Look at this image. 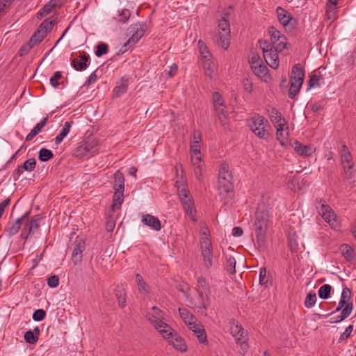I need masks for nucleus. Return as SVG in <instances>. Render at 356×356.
I'll list each match as a JSON object with an SVG mask.
<instances>
[{"label": "nucleus", "mask_w": 356, "mask_h": 356, "mask_svg": "<svg viewBox=\"0 0 356 356\" xmlns=\"http://www.w3.org/2000/svg\"><path fill=\"white\" fill-rule=\"evenodd\" d=\"M286 45H287V42H286V38H285V40L284 41L280 40L279 42H277L275 44H274L271 47L277 52H282L284 49L286 48Z\"/></svg>", "instance_id": "6e6d98bb"}, {"label": "nucleus", "mask_w": 356, "mask_h": 356, "mask_svg": "<svg viewBox=\"0 0 356 356\" xmlns=\"http://www.w3.org/2000/svg\"><path fill=\"white\" fill-rule=\"evenodd\" d=\"M108 51V46L104 42H99L97 46V49L95 51V56L101 57L102 55L106 54Z\"/></svg>", "instance_id": "8fccbe9b"}, {"label": "nucleus", "mask_w": 356, "mask_h": 356, "mask_svg": "<svg viewBox=\"0 0 356 356\" xmlns=\"http://www.w3.org/2000/svg\"><path fill=\"white\" fill-rule=\"evenodd\" d=\"M280 22L284 26L288 25L292 19L291 15L282 7H277L276 10Z\"/></svg>", "instance_id": "cd10ccee"}, {"label": "nucleus", "mask_w": 356, "mask_h": 356, "mask_svg": "<svg viewBox=\"0 0 356 356\" xmlns=\"http://www.w3.org/2000/svg\"><path fill=\"white\" fill-rule=\"evenodd\" d=\"M229 15L230 13L229 11L224 13L223 16L218 22V29L220 31L218 35L213 37V42L220 43V46L224 49H227L230 44Z\"/></svg>", "instance_id": "f03ea898"}, {"label": "nucleus", "mask_w": 356, "mask_h": 356, "mask_svg": "<svg viewBox=\"0 0 356 356\" xmlns=\"http://www.w3.org/2000/svg\"><path fill=\"white\" fill-rule=\"evenodd\" d=\"M230 332L233 337H236V340L239 341L244 339L245 332L238 322L233 320L230 327Z\"/></svg>", "instance_id": "6ab92c4d"}, {"label": "nucleus", "mask_w": 356, "mask_h": 356, "mask_svg": "<svg viewBox=\"0 0 356 356\" xmlns=\"http://www.w3.org/2000/svg\"><path fill=\"white\" fill-rule=\"evenodd\" d=\"M48 121V116L44 118L39 123H38L34 128L31 131V132L26 136V140L30 141L37 134H38L42 129L44 127Z\"/></svg>", "instance_id": "bb28decb"}, {"label": "nucleus", "mask_w": 356, "mask_h": 356, "mask_svg": "<svg viewBox=\"0 0 356 356\" xmlns=\"http://www.w3.org/2000/svg\"><path fill=\"white\" fill-rule=\"evenodd\" d=\"M300 88L301 87H299V84L290 81V88L289 90V98L292 99H294L299 92Z\"/></svg>", "instance_id": "3c124183"}, {"label": "nucleus", "mask_w": 356, "mask_h": 356, "mask_svg": "<svg viewBox=\"0 0 356 356\" xmlns=\"http://www.w3.org/2000/svg\"><path fill=\"white\" fill-rule=\"evenodd\" d=\"M178 194L186 213L193 221H196L195 218L196 210L190 191L188 189H182Z\"/></svg>", "instance_id": "6e6552de"}, {"label": "nucleus", "mask_w": 356, "mask_h": 356, "mask_svg": "<svg viewBox=\"0 0 356 356\" xmlns=\"http://www.w3.org/2000/svg\"><path fill=\"white\" fill-rule=\"evenodd\" d=\"M187 325L188 328L194 332L200 343L207 341L206 332L200 321L196 318V321H192Z\"/></svg>", "instance_id": "2eb2a0df"}, {"label": "nucleus", "mask_w": 356, "mask_h": 356, "mask_svg": "<svg viewBox=\"0 0 356 356\" xmlns=\"http://www.w3.org/2000/svg\"><path fill=\"white\" fill-rule=\"evenodd\" d=\"M115 227V220L113 218H108L106 222V229L108 232H112Z\"/></svg>", "instance_id": "69168bd1"}, {"label": "nucleus", "mask_w": 356, "mask_h": 356, "mask_svg": "<svg viewBox=\"0 0 356 356\" xmlns=\"http://www.w3.org/2000/svg\"><path fill=\"white\" fill-rule=\"evenodd\" d=\"M268 282V277L266 276V269L265 268H260L259 272V284L264 285Z\"/></svg>", "instance_id": "774afa93"}, {"label": "nucleus", "mask_w": 356, "mask_h": 356, "mask_svg": "<svg viewBox=\"0 0 356 356\" xmlns=\"http://www.w3.org/2000/svg\"><path fill=\"white\" fill-rule=\"evenodd\" d=\"M136 282L137 283L138 290L141 293H147L148 292V286L144 281L141 275H136Z\"/></svg>", "instance_id": "a19ab883"}, {"label": "nucleus", "mask_w": 356, "mask_h": 356, "mask_svg": "<svg viewBox=\"0 0 356 356\" xmlns=\"http://www.w3.org/2000/svg\"><path fill=\"white\" fill-rule=\"evenodd\" d=\"M54 11V9L50 7V5L48 3L45 4L38 12V15L40 17H43L51 13Z\"/></svg>", "instance_id": "13d9d810"}, {"label": "nucleus", "mask_w": 356, "mask_h": 356, "mask_svg": "<svg viewBox=\"0 0 356 356\" xmlns=\"http://www.w3.org/2000/svg\"><path fill=\"white\" fill-rule=\"evenodd\" d=\"M267 223V215L264 212H261L260 209H258L255 213V220L254 227L257 244L259 248H263L265 245Z\"/></svg>", "instance_id": "20e7f679"}, {"label": "nucleus", "mask_w": 356, "mask_h": 356, "mask_svg": "<svg viewBox=\"0 0 356 356\" xmlns=\"http://www.w3.org/2000/svg\"><path fill=\"white\" fill-rule=\"evenodd\" d=\"M72 122H65L60 134L55 138V144L59 145L69 134Z\"/></svg>", "instance_id": "7c9ffc66"}, {"label": "nucleus", "mask_w": 356, "mask_h": 356, "mask_svg": "<svg viewBox=\"0 0 356 356\" xmlns=\"http://www.w3.org/2000/svg\"><path fill=\"white\" fill-rule=\"evenodd\" d=\"M218 194L221 201L229 203L234 195L232 174L228 164L223 163L219 170Z\"/></svg>", "instance_id": "f257e3e1"}, {"label": "nucleus", "mask_w": 356, "mask_h": 356, "mask_svg": "<svg viewBox=\"0 0 356 356\" xmlns=\"http://www.w3.org/2000/svg\"><path fill=\"white\" fill-rule=\"evenodd\" d=\"M115 191H124V175L119 170L114 174V186Z\"/></svg>", "instance_id": "c85d7f7f"}, {"label": "nucleus", "mask_w": 356, "mask_h": 356, "mask_svg": "<svg viewBox=\"0 0 356 356\" xmlns=\"http://www.w3.org/2000/svg\"><path fill=\"white\" fill-rule=\"evenodd\" d=\"M124 191H115L113 197V204L112 209L115 211L116 209H118L123 202L124 200Z\"/></svg>", "instance_id": "2f4dec72"}, {"label": "nucleus", "mask_w": 356, "mask_h": 356, "mask_svg": "<svg viewBox=\"0 0 356 356\" xmlns=\"http://www.w3.org/2000/svg\"><path fill=\"white\" fill-rule=\"evenodd\" d=\"M323 80V75L318 72V74L314 73L310 76L308 81V85L309 88L318 87L321 86L320 81Z\"/></svg>", "instance_id": "4c0bfd02"}, {"label": "nucleus", "mask_w": 356, "mask_h": 356, "mask_svg": "<svg viewBox=\"0 0 356 356\" xmlns=\"http://www.w3.org/2000/svg\"><path fill=\"white\" fill-rule=\"evenodd\" d=\"M350 298H351V291L347 286L343 287L342 292H341V296L340 299L346 302H347L346 305H347L348 304H353L352 302H349Z\"/></svg>", "instance_id": "864d4df0"}, {"label": "nucleus", "mask_w": 356, "mask_h": 356, "mask_svg": "<svg viewBox=\"0 0 356 356\" xmlns=\"http://www.w3.org/2000/svg\"><path fill=\"white\" fill-rule=\"evenodd\" d=\"M260 47L263 51L264 58L266 63L273 69H277L279 67V56L275 50L266 41H259Z\"/></svg>", "instance_id": "423d86ee"}, {"label": "nucleus", "mask_w": 356, "mask_h": 356, "mask_svg": "<svg viewBox=\"0 0 356 356\" xmlns=\"http://www.w3.org/2000/svg\"><path fill=\"white\" fill-rule=\"evenodd\" d=\"M204 69L205 71V75L207 77L212 79L213 70H212V63L211 62V60H208V61L204 60Z\"/></svg>", "instance_id": "680f3d73"}, {"label": "nucleus", "mask_w": 356, "mask_h": 356, "mask_svg": "<svg viewBox=\"0 0 356 356\" xmlns=\"http://www.w3.org/2000/svg\"><path fill=\"white\" fill-rule=\"evenodd\" d=\"M56 23V21L55 19L50 21L49 19L44 20L30 38L29 41L31 44L35 46L40 43Z\"/></svg>", "instance_id": "0eeeda50"}, {"label": "nucleus", "mask_w": 356, "mask_h": 356, "mask_svg": "<svg viewBox=\"0 0 356 356\" xmlns=\"http://www.w3.org/2000/svg\"><path fill=\"white\" fill-rule=\"evenodd\" d=\"M254 74L258 77H264L268 74V67L264 65V63H261L258 65L254 70H252Z\"/></svg>", "instance_id": "09e8293b"}, {"label": "nucleus", "mask_w": 356, "mask_h": 356, "mask_svg": "<svg viewBox=\"0 0 356 356\" xmlns=\"http://www.w3.org/2000/svg\"><path fill=\"white\" fill-rule=\"evenodd\" d=\"M146 31L145 24H136L130 27V32L133 33L131 37L127 40L124 45L120 49L122 53L127 51L125 48L128 44L134 45L137 43L139 40L143 36Z\"/></svg>", "instance_id": "9d476101"}, {"label": "nucleus", "mask_w": 356, "mask_h": 356, "mask_svg": "<svg viewBox=\"0 0 356 356\" xmlns=\"http://www.w3.org/2000/svg\"><path fill=\"white\" fill-rule=\"evenodd\" d=\"M146 317L160 333L170 331V326L162 321L163 318V312L158 307L155 306L152 307L151 310L147 313Z\"/></svg>", "instance_id": "39448f33"}, {"label": "nucleus", "mask_w": 356, "mask_h": 356, "mask_svg": "<svg viewBox=\"0 0 356 356\" xmlns=\"http://www.w3.org/2000/svg\"><path fill=\"white\" fill-rule=\"evenodd\" d=\"M47 284L51 288H55L59 284V277L58 275H54L47 279Z\"/></svg>", "instance_id": "052dcab7"}, {"label": "nucleus", "mask_w": 356, "mask_h": 356, "mask_svg": "<svg viewBox=\"0 0 356 356\" xmlns=\"http://www.w3.org/2000/svg\"><path fill=\"white\" fill-rule=\"evenodd\" d=\"M54 157V154L49 149H47L46 148H42L39 151V155L38 159L41 161H47L49 159H52Z\"/></svg>", "instance_id": "49530a36"}, {"label": "nucleus", "mask_w": 356, "mask_h": 356, "mask_svg": "<svg viewBox=\"0 0 356 356\" xmlns=\"http://www.w3.org/2000/svg\"><path fill=\"white\" fill-rule=\"evenodd\" d=\"M130 16L131 11L128 9H123L118 12V16L114 17V19L118 22L125 23L129 19Z\"/></svg>", "instance_id": "ea45409f"}, {"label": "nucleus", "mask_w": 356, "mask_h": 356, "mask_svg": "<svg viewBox=\"0 0 356 356\" xmlns=\"http://www.w3.org/2000/svg\"><path fill=\"white\" fill-rule=\"evenodd\" d=\"M353 309V304H348L341 311V313L340 315L336 316V317H332L330 319V323H335L342 321L343 320L348 318Z\"/></svg>", "instance_id": "b1692460"}, {"label": "nucleus", "mask_w": 356, "mask_h": 356, "mask_svg": "<svg viewBox=\"0 0 356 356\" xmlns=\"http://www.w3.org/2000/svg\"><path fill=\"white\" fill-rule=\"evenodd\" d=\"M341 158L343 169L346 172L353 168V163L352 161L351 154L341 155Z\"/></svg>", "instance_id": "e433bc0d"}, {"label": "nucleus", "mask_w": 356, "mask_h": 356, "mask_svg": "<svg viewBox=\"0 0 356 356\" xmlns=\"http://www.w3.org/2000/svg\"><path fill=\"white\" fill-rule=\"evenodd\" d=\"M202 255L204 265L207 268H209L212 266V250H204L202 251Z\"/></svg>", "instance_id": "a18cd8bd"}, {"label": "nucleus", "mask_w": 356, "mask_h": 356, "mask_svg": "<svg viewBox=\"0 0 356 356\" xmlns=\"http://www.w3.org/2000/svg\"><path fill=\"white\" fill-rule=\"evenodd\" d=\"M316 302V295L313 291H311L306 296L305 300V306L307 308L314 307Z\"/></svg>", "instance_id": "37998d69"}, {"label": "nucleus", "mask_w": 356, "mask_h": 356, "mask_svg": "<svg viewBox=\"0 0 356 356\" xmlns=\"http://www.w3.org/2000/svg\"><path fill=\"white\" fill-rule=\"evenodd\" d=\"M270 118L275 127H280L285 125V119L282 116V114L275 108H272L270 113Z\"/></svg>", "instance_id": "a878e982"}, {"label": "nucleus", "mask_w": 356, "mask_h": 356, "mask_svg": "<svg viewBox=\"0 0 356 356\" xmlns=\"http://www.w3.org/2000/svg\"><path fill=\"white\" fill-rule=\"evenodd\" d=\"M62 77V74L60 72H56L53 76L50 79V83L54 88L58 87L59 85L58 80Z\"/></svg>", "instance_id": "bf43d9fd"}, {"label": "nucleus", "mask_w": 356, "mask_h": 356, "mask_svg": "<svg viewBox=\"0 0 356 356\" xmlns=\"http://www.w3.org/2000/svg\"><path fill=\"white\" fill-rule=\"evenodd\" d=\"M36 166V161L34 158H31L24 162V163L19 166L16 170L15 173L19 176L21 175L24 171L31 172L33 171Z\"/></svg>", "instance_id": "5701e85b"}, {"label": "nucleus", "mask_w": 356, "mask_h": 356, "mask_svg": "<svg viewBox=\"0 0 356 356\" xmlns=\"http://www.w3.org/2000/svg\"><path fill=\"white\" fill-rule=\"evenodd\" d=\"M305 70L300 64H296L291 70V75L290 81L299 84V87H302L305 79Z\"/></svg>", "instance_id": "f3484780"}, {"label": "nucleus", "mask_w": 356, "mask_h": 356, "mask_svg": "<svg viewBox=\"0 0 356 356\" xmlns=\"http://www.w3.org/2000/svg\"><path fill=\"white\" fill-rule=\"evenodd\" d=\"M180 168H181V165H180ZM176 173H177V179L176 181L175 185H176V187L177 189V192L178 193L181 192V190H182V189H188L187 179L186 177V176L184 175L182 168H181V175L179 177V172H178L177 168L176 169Z\"/></svg>", "instance_id": "c756f323"}, {"label": "nucleus", "mask_w": 356, "mask_h": 356, "mask_svg": "<svg viewBox=\"0 0 356 356\" xmlns=\"http://www.w3.org/2000/svg\"><path fill=\"white\" fill-rule=\"evenodd\" d=\"M212 99H213L214 107L224 104V101L222 99V97L218 92H215L213 93Z\"/></svg>", "instance_id": "4d7b16f0"}, {"label": "nucleus", "mask_w": 356, "mask_h": 356, "mask_svg": "<svg viewBox=\"0 0 356 356\" xmlns=\"http://www.w3.org/2000/svg\"><path fill=\"white\" fill-rule=\"evenodd\" d=\"M268 32L270 36L271 44H270L271 46L280 40L284 41L285 40V36L280 31L275 30L273 27H272Z\"/></svg>", "instance_id": "473e14b6"}, {"label": "nucleus", "mask_w": 356, "mask_h": 356, "mask_svg": "<svg viewBox=\"0 0 356 356\" xmlns=\"http://www.w3.org/2000/svg\"><path fill=\"white\" fill-rule=\"evenodd\" d=\"M114 292L118 306L122 309L124 308L127 305V292L125 289L122 286L117 285Z\"/></svg>", "instance_id": "aec40b11"}, {"label": "nucleus", "mask_w": 356, "mask_h": 356, "mask_svg": "<svg viewBox=\"0 0 356 356\" xmlns=\"http://www.w3.org/2000/svg\"><path fill=\"white\" fill-rule=\"evenodd\" d=\"M30 211L26 212L22 217L17 218L14 222H9L7 227L4 229V232L8 236L15 235L19 230L22 224L25 222V220L29 217Z\"/></svg>", "instance_id": "4468645a"}, {"label": "nucleus", "mask_w": 356, "mask_h": 356, "mask_svg": "<svg viewBox=\"0 0 356 356\" xmlns=\"http://www.w3.org/2000/svg\"><path fill=\"white\" fill-rule=\"evenodd\" d=\"M45 316L46 312L42 309H38L33 312L32 318L35 321H41Z\"/></svg>", "instance_id": "5fc2aeb1"}, {"label": "nucleus", "mask_w": 356, "mask_h": 356, "mask_svg": "<svg viewBox=\"0 0 356 356\" xmlns=\"http://www.w3.org/2000/svg\"><path fill=\"white\" fill-rule=\"evenodd\" d=\"M128 86L127 81L122 79L119 86H116L113 89V93L115 97H120L127 92Z\"/></svg>", "instance_id": "58836bf2"}, {"label": "nucleus", "mask_w": 356, "mask_h": 356, "mask_svg": "<svg viewBox=\"0 0 356 356\" xmlns=\"http://www.w3.org/2000/svg\"><path fill=\"white\" fill-rule=\"evenodd\" d=\"M178 311L181 318L186 325L192 321H196L197 318L195 317L188 309L179 308Z\"/></svg>", "instance_id": "f704fd0d"}, {"label": "nucleus", "mask_w": 356, "mask_h": 356, "mask_svg": "<svg viewBox=\"0 0 356 356\" xmlns=\"http://www.w3.org/2000/svg\"><path fill=\"white\" fill-rule=\"evenodd\" d=\"M88 56L86 53L79 52L72 60L71 65L76 71H83L87 69Z\"/></svg>", "instance_id": "dca6fc26"}, {"label": "nucleus", "mask_w": 356, "mask_h": 356, "mask_svg": "<svg viewBox=\"0 0 356 356\" xmlns=\"http://www.w3.org/2000/svg\"><path fill=\"white\" fill-rule=\"evenodd\" d=\"M29 217L24 222L25 224V229H29V233H35L40 228V217L39 215H35L29 220Z\"/></svg>", "instance_id": "4be33fe9"}, {"label": "nucleus", "mask_w": 356, "mask_h": 356, "mask_svg": "<svg viewBox=\"0 0 356 356\" xmlns=\"http://www.w3.org/2000/svg\"><path fill=\"white\" fill-rule=\"evenodd\" d=\"M24 340L26 343L29 344H35L38 341V337L35 336L33 334L31 330L26 331L24 333Z\"/></svg>", "instance_id": "603ef678"}, {"label": "nucleus", "mask_w": 356, "mask_h": 356, "mask_svg": "<svg viewBox=\"0 0 356 356\" xmlns=\"http://www.w3.org/2000/svg\"><path fill=\"white\" fill-rule=\"evenodd\" d=\"M161 334L168 342L172 343L173 347L181 352L186 351V345L184 339L177 334L171 327L168 332H161Z\"/></svg>", "instance_id": "9b49d317"}, {"label": "nucleus", "mask_w": 356, "mask_h": 356, "mask_svg": "<svg viewBox=\"0 0 356 356\" xmlns=\"http://www.w3.org/2000/svg\"><path fill=\"white\" fill-rule=\"evenodd\" d=\"M142 222L156 231H159L161 228V222L159 218L150 214L143 215Z\"/></svg>", "instance_id": "a211bd4d"}, {"label": "nucleus", "mask_w": 356, "mask_h": 356, "mask_svg": "<svg viewBox=\"0 0 356 356\" xmlns=\"http://www.w3.org/2000/svg\"><path fill=\"white\" fill-rule=\"evenodd\" d=\"M89 152V143L84 139L79 143V145L74 150V156L76 158L81 159L88 155Z\"/></svg>", "instance_id": "412c9836"}, {"label": "nucleus", "mask_w": 356, "mask_h": 356, "mask_svg": "<svg viewBox=\"0 0 356 356\" xmlns=\"http://www.w3.org/2000/svg\"><path fill=\"white\" fill-rule=\"evenodd\" d=\"M315 204L319 214L322 216L325 222L332 225L336 221V214L323 199H316Z\"/></svg>", "instance_id": "1a4fd4ad"}, {"label": "nucleus", "mask_w": 356, "mask_h": 356, "mask_svg": "<svg viewBox=\"0 0 356 356\" xmlns=\"http://www.w3.org/2000/svg\"><path fill=\"white\" fill-rule=\"evenodd\" d=\"M340 250L343 257L347 261H353L356 255V252L350 245L343 243L341 245Z\"/></svg>", "instance_id": "393cba45"}, {"label": "nucleus", "mask_w": 356, "mask_h": 356, "mask_svg": "<svg viewBox=\"0 0 356 356\" xmlns=\"http://www.w3.org/2000/svg\"><path fill=\"white\" fill-rule=\"evenodd\" d=\"M73 245L74 248L72 254V259L74 264H76L81 261L82 252L86 248V242L82 237L77 236Z\"/></svg>", "instance_id": "ddd939ff"}, {"label": "nucleus", "mask_w": 356, "mask_h": 356, "mask_svg": "<svg viewBox=\"0 0 356 356\" xmlns=\"http://www.w3.org/2000/svg\"><path fill=\"white\" fill-rule=\"evenodd\" d=\"M249 63L251 69L254 70L258 65L262 63V60L258 54L252 53L249 57Z\"/></svg>", "instance_id": "c03bdc74"}, {"label": "nucleus", "mask_w": 356, "mask_h": 356, "mask_svg": "<svg viewBox=\"0 0 356 356\" xmlns=\"http://www.w3.org/2000/svg\"><path fill=\"white\" fill-rule=\"evenodd\" d=\"M290 145L301 156H310L316 151L313 145H305L297 140H291Z\"/></svg>", "instance_id": "f8f14e48"}, {"label": "nucleus", "mask_w": 356, "mask_h": 356, "mask_svg": "<svg viewBox=\"0 0 356 356\" xmlns=\"http://www.w3.org/2000/svg\"><path fill=\"white\" fill-rule=\"evenodd\" d=\"M248 124L250 129L258 138L264 140H267L269 134L267 128L270 127L268 121L262 115L259 114H254L248 120Z\"/></svg>", "instance_id": "7ed1b4c3"}, {"label": "nucleus", "mask_w": 356, "mask_h": 356, "mask_svg": "<svg viewBox=\"0 0 356 356\" xmlns=\"http://www.w3.org/2000/svg\"><path fill=\"white\" fill-rule=\"evenodd\" d=\"M198 295H199V300H200V304L201 307L206 309L207 305L204 301V297L207 298V295L206 293V289H198Z\"/></svg>", "instance_id": "e2e57ef3"}, {"label": "nucleus", "mask_w": 356, "mask_h": 356, "mask_svg": "<svg viewBox=\"0 0 356 356\" xmlns=\"http://www.w3.org/2000/svg\"><path fill=\"white\" fill-rule=\"evenodd\" d=\"M331 291L332 286L330 284H323L319 288L318 291L319 298L323 300L329 298L330 297Z\"/></svg>", "instance_id": "c9c22d12"}, {"label": "nucleus", "mask_w": 356, "mask_h": 356, "mask_svg": "<svg viewBox=\"0 0 356 356\" xmlns=\"http://www.w3.org/2000/svg\"><path fill=\"white\" fill-rule=\"evenodd\" d=\"M198 47L202 59L206 61L210 60L211 54L209 52L207 45L201 40L198 41Z\"/></svg>", "instance_id": "72a5a7b5"}, {"label": "nucleus", "mask_w": 356, "mask_h": 356, "mask_svg": "<svg viewBox=\"0 0 356 356\" xmlns=\"http://www.w3.org/2000/svg\"><path fill=\"white\" fill-rule=\"evenodd\" d=\"M193 170L195 178L200 181L203 173V164L193 166Z\"/></svg>", "instance_id": "338daca9"}, {"label": "nucleus", "mask_w": 356, "mask_h": 356, "mask_svg": "<svg viewBox=\"0 0 356 356\" xmlns=\"http://www.w3.org/2000/svg\"><path fill=\"white\" fill-rule=\"evenodd\" d=\"M353 330V325H350L349 326H348L346 328L345 331L341 334L339 341L341 342L342 341L348 339L350 337Z\"/></svg>", "instance_id": "0e129e2a"}, {"label": "nucleus", "mask_w": 356, "mask_h": 356, "mask_svg": "<svg viewBox=\"0 0 356 356\" xmlns=\"http://www.w3.org/2000/svg\"><path fill=\"white\" fill-rule=\"evenodd\" d=\"M202 235L203 236H202L200 240L202 251L204 250H211V242L207 236V232L204 231Z\"/></svg>", "instance_id": "de8ad7c7"}, {"label": "nucleus", "mask_w": 356, "mask_h": 356, "mask_svg": "<svg viewBox=\"0 0 356 356\" xmlns=\"http://www.w3.org/2000/svg\"><path fill=\"white\" fill-rule=\"evenodd\" d=\"M236 259L232 256L226 257L225 270L230 274H234L236 272Z\"/></svg>", "instance_id": "79ce46f5"}]
</instances>
